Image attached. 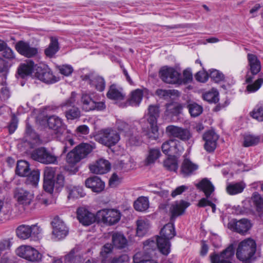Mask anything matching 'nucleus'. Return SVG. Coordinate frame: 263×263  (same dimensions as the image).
Returning a JSON list of instances; mask_svg holds the SVG:
<instances>
[{"label":"nucleus","mask_w":263,"mask_h":263,"mask_svg":"<svg viewBox=\"0 0 263 263\" xmlns=\"http://www.w3.org/2000/svg\"><path fill=\"white\" fill-rule=\"evenodd\" d=\"M57 167L46 166L44 171V189L49 193H52L55 189L59 191L64 185V177L62 174L55 176Z\"/></svg>","instance_id":"f257e3e1"},{"label":"nucleus","mask_w":263,"mask_h":263,"mask_svg":"<svg viewBox=\"0 0 263 263\" xmlns=\"http://www.w3.org/2000/svg\"><path fill=\"white\" fill-rule=\"evenodd\" d=\"M175 235V227L172 223L166 224L161 230L160 236H157V245L158 249L163 254L167 255L170 253V241Z\"/></svg>","instance_id":"f03ea898"},{"label":"nucleus","mask_w":263,"mask_h":263,"mask_svg":"<svg viewBox=\"0 0 263 263\" xmlns=\"http://www.w3.org/2000/svg\"><path fill=\"white\" fill-rule=\"evenodd\" d=\"M256 250L255 241L252 239H247L239 244L236 255L237 258L243 263H251Z\"/></svg>","instance_id":"7ed1b4c3"},{"label":"nucleus","mask_w":263,"mask_h":263,"mask_svg":"<svg viewBox=\"0 0 263 263\" xmlns=\"http://www.w3.org/2000/svg\"><path fill=\"white\" fill-rule=\"evenodd\" d=\"M116 128L128 137L130 144L136 145L139 144L140 139L137 129L133 127L132 124L128 123L122 119H117L116 122Z\"/></svg>","instance_id":"20e7f679"},{"label":"nucleus","mask_w":263,"mask_h":263,"mask_svg":"<svg viewBox=\"0 0 263 263\" xmlns=\"http://www.w3.org/2000/svg\"><path fill=\"white\" fill-rule=\"evenodd\" d=\"M76 96L77 93L72 92L70 97L60 105L63 110H65V115L67 120L77 119L81 116V111L79 108L74 106Z\"/></svg>","instance_id":"39448f33"},{"label":"nucleus","mask_w":263,"mask_h":263,"mask_svg":"<svg viewBox=\"0 0 263 263\" xmlns=\"http://www.w3.org/2000/svg\"><path fill=\"white\" fill-rule=\"evenodd\" d=\"M98 141L108 147L115 145L120 140L119 133L112 128H106L100 131L97 137Z\"/></svg>","instance_id":"423d86ee"},{"label":"nucleus","mask_w":263,"mask_h":263,"mask_svg":"<svg viewBox=\"0 0 263 263\" xmlns=\"http://www.w3.org/2000/svg\"><path fill=\"white\" fill-rule=\"evenodd\" d=\"M31 157L34 160L45 164H56L58 162L57 157L44 147L32 151Z\"/></svg>","instance_id":"0eeeda50"},{"label":"nucleus","mask_w":263,"mask_h":263,"mask_svg":"<svg viewBox=\"0 0 263 263\" xmlns=\"http://www.w3.org/2000/svg\"><path fill=\"white\" fill-rule=\"evenodd\" d=\"M80 102L82 108L85 111L94 110H102L105 108L104 102L96 101L91 94L86 92L82 93Z\"/></svg>","instance_id":"6e6552de"},{"label":"nucleus","mask_w":263,"mask_h":263,"mask_svg":"<svg viewBox=\"0 0 263 263\" xmlns=\"http://www.w3.org/2000/svg\"><path fill=\"white\" fill-rule=\"evenodd\" d=\"M97 215L104 223L108 226L117 223L121 219L120 212L115 209H104L100 210L97 212Z\"/></svg>","instance_id":"1a4fd4ad"},{"label":"nucleus","mask_w":263,"mask_h":263,"mask_svg":"<svg viewBox=\"0 0 263 263\" xmlns=\"http://www.w3.org/2000/svg\"><path fill=\"white\" fill-rule=\"evenodd\" d=\"M16 254L28 261H39L41 260L42 255L34 248L29 246H21L16 250Z\"/></svg>","instance_id":"9d476101"},{"label":"nucleus","mask_w":263,"mask_h":263,"mask_svg":"<svg viewBox=\"0 0 263 263\" xmlns=\"http://www.w3.org/2000/svg\"><path fill=\"white\" fill-rule=\"evenodd\" d=\"M234 247L231 244L220 254H211V263H232L231 259L234 255Z\"/></svg>","instance_id":"9b49d317"},{"label":"nucleus","mask_w":263,"mask_h":263,"mask_svg":"<svg viewBox=\"0 0 263 263\" xmlns=\"http://www.w3.org/2000/svg\"><path fill=\"white\" fill-rule=\"evenodd\" d=\"M161 79L165 83L176 84L180 82V73L172 67L165 66L160 70Z\"/></svg>","instance_id":"f8f14e48"},{"label":"nucleus","mask_w":263,"mask_h":263,"mask_svg":"<svg viewBox=\"0 0 263 263\" xmlns=\"http://www.w3.org/2000/svg\"><path fill=\"white\" fill-rule=\"evenodd\" d=\"M166 131L172 136L177 138L183 141L190 140L192 136L190 130L175 125H169L166 128Z\"/></svg>","instance_id":"ddd939ff"},{"label":"nucleus","mask_w":263,"mask_h":263,"mask_svg":"<svg viewBox=\"0 0 263 263\" xmlns=\"http://www.w3.org/2000/svg\"><path fill=\"white\" fill-rule=\"evenodd\" d=\"M77 216L79 222L84 226H89L96 221L95 214L86 206H81L77 209Z\"/></svg>","instance_id":"4468645a"},{"label":"nucleus","mask_w":263,"mask_h":263,"mask_svg":"<svg viewBox=\"0 0 263 263\" xmlns=\"http://www.w3.org/2000/svg\"><path fill=\"white\" fill-rule=\"evenodd\" d=\"M52 234L58 240L65 238L68 233V230L62 220L59 217L54 218L51 222Z\"/></svg>","instance_id":"2eb2a0df"},{"label":"nucleus","mask_w":263,"mask_h":263,"mask_svg":"<svg viewBox=\"0 0 263 263\" xmlns=\"http://www.w3.org/2000/svg\"><path fill=\"white\" fill-rule=\"evenodd\" d=\"M81 78L83 81L86 82L98 91H102L104 90L105 87V82L102 77L94 73H89L81 76Z\"/></svg>","instance_id":"dca6fc26"},{"label":"nucleus","mask_w":263,"mask_h":263,"mask_svg":"<svg viewBox=\"0 0 263 263\" xmlns=\"http://www.w3.org/2000/svg\"><path fill=\"white\" fill-rule=\"evenodd\" d=\"M14 197L18 203L23 206L30 205L34 199V194L32 193L21 187L15 189Z\"/></svg>","instance_id":"f3484780"},{"label":"nucleus","mask_w":263,"mask_h":263,"mask_svg":"<svg viewBox=\"0 0 263 263\" xmlns=\"http://www.w3.org/2000/svg\"><path fill=\"white\" fill-rule=\"evenodd\" d=\"M160 110L156 105H149L148 108L147 120L150 125L152 132L154 134L158 133L157 120L159 117Z\"/></svg>","instance_id":"a211bd4d"},{"label":"nucleus","mask_w":263,"mask_h":263,"mask_svg":"<svg viewBox=\"0 0 263 263\" xmlns=\"http://www.w3.org/2000/svg\"><path fill=\"white\" fill-rule=\"evenodd\" d=\"M228 227L230 230L238 233L245 234L250 230L251 224L247 219H241L239 220L233 219L228 223Z\"/></svg>","instance_id":"6ab92c4d"},{"label":"nucleus","mask_w":263,"mask_h":263,"mask_svg":"<svg viewBox=\"0 0 263 263\" xmlns=\"http://www.w3.org/2000/svg\"><path fill=\"white\" fill-rule=\"evenodd\" d=\"M39 228L35 226H31L22 224L16 229V236L21 239H27L32 236H35L38 233Z\"/></svg>","instance_id":"aec40b11"},{"label":"nucleus","mask_w":263,"mask_h":263,"mask_svg":"<svg viewBox=\"0 0 263 263\" xmlns=\"http://www.w3.org/2000/svg\"><path fill=\"white\" fill-rule=\"evenodd\" d=\"M47 124L50 128L54 130L58 137L66 132V127L62 120L57 116H49L47 119Z\"/></svg>","instance_id":"412c9836"},{"label":"nucleus","mask_w":263,"mask_h":263,"mask_svg":"<svg viewBox=\"0 0 263 263\" xmlns=\"http://www.w3.org/2000/svg\"><path fill=\"white\" fill-rule=\"evenodd\" d=\"M190 205L189 202L182 200L172 203L169 209L171 220L183 215Z\"/></svg>","instance_id":"4be33fe9"},{"label":"nucleus","mask_w":263,"mask_h":263,"mask_svg":"<svg viewBox=\"0 0 263 263\" xmlns=\"http://www.w3.org/2000/svg\"><path fill=\"white\" fill-rule=\"evenodd\" d=\"M35 77L45 83H53L57 81L56 77L48 66H44L43 68L38 67L35 73Z\"/></svg>","instance_id":"5701e85b"},{"label":"nucleus","mask_w":263,"mask_h":263,"mask_svg":"<svg viewBox=\"0 0 263 263\" xmlns=\"http://www.w3.org/2000/svg\"><path fill=\"white\" fill-rule=\"evenodd\" d=\"M203 139L205 141L204 149L208 152H213L217 146L218 136L213 130H209L203 135Z\"/></svg>","instance_id":"b1692460"},{"label":"nucleus","mask_w":263,"mask_h":263,"mask_svg":"<svg viewBox=\"0 0 263 263\" xmlns=\"http://www.w3.org/2000/svg\"><path fill=\"white\" fill-rule=\"evenodd\" d=\"M90 172L96 174H104L108 172L110 169V164L108 161L100 159L95 163L89 165Z\"/></svg>","instance_id":"393cba45"},{"label":"nucleus","mask_w":263,"mask_h":263,"mask_svg":"<svg viewBox=\"0 0 263 263\" xmlns=\"http://www.w3.org/2000/svg\"><path fill=\"white\" fill-rule=\"evenodd\" d=\"M15 48L19 53L27 58L34 57L37 53V48L31 47L28 43L23 41L17 43Z\"/></svg>","instance_id":"a878e982"},{"label":"nucleus","mask_w":263,"mask_h":263,"mask_svg":"<svg viewBox=\"0 0 263 263\" xmlns=\"http://www.w3.org/2000/svg\"><path fill=\"white\" fill-rule=\"evenodd\" d=\"M85 185L96 193L102 192L105 187L104 182L97 176L87 178L85 181Z\"/></svg>","instance_id":"bb28decb"},{"label":"nucleus","mask_w":263,"mask_h":263,"mask_svg":"<svg viewBox=\"0 0 263 263\" xmlns=\"http://www.w3.org/2000/svg\"><path fill=\"white\" fill-rule=\"evenodd\" d=\"M249 70L252 75H256L261 70V63L257 56L254 54H247Z\"/></svg>","instance_id":"cd10ccee"},{"label":"nucleus","mask_w":263,"mask_h":263,"mask_svg":"<svg viewBox=\"0 0 263 263\" xmlns=\"http://www.w3.org/2000/svg\"><path fill=\"white\" fill-rule=\"evenodd\" d=\"M198 168V165L188 159H185L181 165V173L184 177L191 176L194 174Z\"/></svg>","instance_id":"c85d7f7f"},{"label":"nucleus","mask_w":263,"mask_h":263,"mask_svg":"<svg viewBox=\"0 0 263 263\" xmlns=\"http://www.w3.org/2000/svg\"><path fill=\"white\" fill-rule=\"evenodd\" d=\"M60 49L58 39L54 36L50 37V43L48 47L44 50V53L46 57L52 58L54 57L55 54Z\"/></svg>","instance_id":"c756f323"},{"label":"nucleus","mask_w":263,"mask_h":263,"mask_svg":"<svg viewBox=\"0 0 263 263\" xmlns=\"http://www.w3.org/2000/svg\"><path fill=\"white\" fill-rule=\"evenodd\" d=\"M107 97L111 100L121 101L124 99L125 94L123 89L115 85H111L107 93Z\"/></svg>","instance_id":"7c9ffc66"},{"label":"nucleus","mask_w":263,"mask_h":263,"mask_svg":"<svg viewBox=\"0 0 263 263\" xmlns=\"http://www.w3.org/2000/svg\"><path fill=\"white\" fill-rule=\"evenodd\" d=\"M196 187L202 190L207 198H209L212 193L214 191L215 188L211 182L207 178L203 179L198 183L196 184Z\"/></svg>","instance_id":"2f4dec72"},{"label":"nucleus","mask_w":263,"mask_h":263,"mask_svg":"<svg viewBox=\"0 0 263 263\" xmlns=\"http://www.w3.org/2000/svg\"><path fill=\"white\" fill-rule=\"evenodd\" d=\"M34 66V63L31 60H28L25 63L22 64L18 69V73L22 78L31 74Z\"/></svg>","instance_id":"473e14b6"},{"label":"nucleus","mask_w":263,"mask_h":263,"mask_svg":"<svg viewBox=\"0 0 263 263\" xmlns=\"http://www.w3.org/2000/svg\"><path fill=\"white\" fill-rule=\"evenodd\" d=\"M137 235L143 237L148 232L150 228V223L146 219L140 218L137 220Z\"/></svg>","instance_id":"72a5a7b5"},{"label":"nucleus","mask_w":263,"mask_h":263,"mask_svg":"<svg viewBox=\"0 0 263 263\" xmlns=\"http://www.w3.org/2000/svg\"><path fill=\"white\" fill-rule=\"evenodd\" d=\"M161 155V154L159 148H148L144 160L145 164L146 165H148L154 163L160 157Z\"/></svg>","instance_id":"f704fd0d"},{"label":"nucleus","mask_w":263,"mask_h":263,"mask_svg":"<svg viewBox=\"0 0 263 263\" xmlns=\"http://www.w3.org/2000/svg\"><path fill=\"white\" fill-rule=\"evenodd\" d=\"M95 148V144L83 143L77 146L74 149L79 156L82 159L85 158Z\"/></svg>","instance_id":"c9c22d12"},{"label":"nucleus","mask_w":263,"mask_h":263,"mask_svg":"<svg viewBox=\"0 0 263 263\" xmlns=\"http://www.w3.org/2000/svg\"><path fill=\"white\" fill-rule=\"evenodd\" d=\"M112 242L115 247L118 249L125 248L127 243V239L124 235L119 232L112 234Z\"/></svg>","instance_id":"e433bc0d"},{"label":"nucleus","mask_w":263,"mask_h":263,"mask_svg":"<svg viewBox=\"0 0 263 263\" xmlns=\"http://www.w3.org/2000/svg\"><path fill=\"white\" fill-rule=\"evenodd\" d=\"M30 171L29 164L26 161L19 160L17 161L15 173L21 177H25Z\"/></svg>","instance_id":"4c0bfd02"},{"label":"nucleus","mask_w":263,"mask_h":263,"mask_svg":"<svg viewBox=\"0 0 263 263\" xmlns=\"http://www.w3.org/2000/svg\"><path fill=\"white\" fill-rule=\"evenodd\" d=\"M245 187L246 184L243 182H237L229 184L226 190L229 195H234L242 192Z\"/></svg>","instance_id":"58836bf2"},{"label":"nucleus","mask_w":263,"mask_h":263,"mask_svg":"<svg viewBox=\"0 0 263 263\" xmlns=\"http://www.w3.org/2000/svg\"><path fill=\"white\" fill-rule=\"evenodd\" d=\"M149 203L148 198L140 197L135 202L134 206L135 209L139 212H144L148 209Z\"/></svg>","instance_id":"ea45409f"},{"label":"nucleus","mask_w":263,"mask_h":263,"mask_svg":"<svg viewBox=\"0 0 263 263\" xmlns=\"http://www.w3.org/2000/svg\"><path fill=\"white\" fill-rule=\"evenodd\" d=\"M143 96V91L141 89H137L132 91L128 101L129 104L132 106H138L142 101Z\"/></svg>","instance_id":"a19ab883"},{"label":"nucleus","mask_w":263,"mask_h":263,"mask_svg":"<svg viewBox=\"0 0 263 263\" xmlns=\"http://www.w3.org/2000/svg\"><path fill=\"white\" fill-rule=\"evenodd\" d=\"M40 176V173L38 170L30 171L29 174L26 176L27 177L26 180V184L36 186L38 184Z\"/></svg>","instance_id":"79ce46f5"},{"label":"nucleus","mask_w":263,"mask_h":263,"mask_svg":"<svg viewBox=\"0 0 263 263\" xmlns=\"http://www.w3.org/2000/svg\"><path fill=\"white\" fill-rule=\"evenodd\" d=\"M250 115L258 121H263V104H257L253 110L250 112Z\"/></svg>","instance_id":"37998d69"},{"label":"nucleus","mask_w":263,"mask_h":263,"mask_svg":"<svg viewBox=\"0 0 263 263\" xmlns=\"http://www.w3.org/2000/svg\"><path fill=\"white\" fill-rule=\"evenodd\" d=\"M164 167L170 171H176L178 167L177 158L170 156L163 161Z\"/></svg>","instance_id":"c03bdc74"},{"label":"nucleus","mask_w":263,"mask_h":263,"mask_svg":"<svg viewBox=\"0 0 263 263\" xmlns=\"http://www.w3.org/2000/svg\"><path fill=\"white\" fill-rule=\"evenodd\" d=\"M166 108L165 114L167 116H176L180 112L182 109V107L179 104L174 103L167 104Z\"/></svg>","instance_id":"a18cd8bd"},{"label":"nucleus","mask_w":263,"mask_h":263,"mask_svg":"<svg viewBox=\"0 0 263 263\" xmlns=\"http://www.w3.org/2000/svg\"><path fill=\"white\" fill-rule=\"evenodd\" d=\"M203 98L208 102L216 103L219 100L218 92L216 90L212 89L211 90L204 93L203 95Z\"/></svg>","instance_id":"49530a36"},{"label":"nucleus","mask_w":263,"mask_h":263,"mask_svg":"<svg viewBox=\"0 0 263 263\" xmlns=\"http://www.w3.org/2000/svg\"><path fill=\"white\" fill-rule=\"evenodd\" d=\"M173 142L175 144L172 146L171 156L177 158V157L179 156L183 153L184 148L179 141L173 140Z\"/></svg>","instance_id":"de8ad7c7"},{"label":"nucleus","mask_w":263,"mask_h":263,"mask_svg":"<svg viewBox=\"0 0 263 263\" xmlns=\"http://www.w3.org/2000/svg\"><path fill=\"white\" fill-rule=\"evenodd\" d=\"M252 200L258 212H263V198L257 192L253 194Z\"/></svg>","instance_id":"09e8293b"},{"label":"nucleus","mask_w":263,"mask_h":263,"mask_svg":"<svg viewBox=\"0 0 263 263\" xmlns=\"http://www.w3.org/2000/svg\"><path fill=\"white\" fill-rule=\"evenodd\" d=\"M260 138L258 136L247 135L244 138L243 145L245 147L253 146L259 142Z\"/></svg>","instance_id":"8fccbe9b"},{"label":"nucleus","mask_w":263,"mask_h":263,"mask_svg":"<svg viewBox=\"0 0 263 263\" xmlns=\"http://www.w3.org/2000/svg\"><path fill=\"white\" fill-rule=\"evenodd\" d=\"M149 190L159 195L160 197L165 198L168 195V192L165 190H162L161 187L156 184H151L148 186Z\"/></svg>","instance_id":"3c124183"},{"label":"nucleus","mask_w":263,"mask_h":263,"mask_svg":"<svg viewBox=\"0 0 263 263\" xmlns=\"http://www.w3.org/2000/svg\"><path fill=\"white\" fill-rule=\"evenodd\" d=\"M263 84V78L257 79L253 83L248 84L247 86V91L252 93L257 91Z\"/></svg>","instance_id":"603ef678"},{"label":"nucleus","mask_w":263,"mask_h":263,"mask_svg":"<svg viewBox=\"0 0 263 263\" xmlns=\"http://www.w3.org/2000/svg\"><path fill=\"white\" fill-rule=\"evenodd\" d=\"M81 160V158L74 149L68 153L67 155L66 161L67 163L70 164H75Z\"/></svg>","instance_id":"864d4df0"},{"label":"nucleus","mask_w":263,"mask_h":263,"mask_svg":"<svg viewBox=\"0 0 263 263\" xmlns=\"http://www.w3.org/2000/svg\"><path fill=\"white\" fill-rule=\"evenodd\" d=\"M188 108L191 115L196 117L200 115L202 112V107L196 103L190 104Z\"/></svg>","instance_id":"5fc2aeb1"},{"label":"nucleus","mask_w":263,"mask_h":263,"mask_svg":"<svg viewBox=\"0 0 263 263\" xmlns=\"http://www.w3.org/2000/svg\"><path fill=\"white\" fill-rule=\"evenodd\" d=\"M156 93L160 98L165 100H168L171 98L172 96L174 95L176 93V91L175 90H165L159 89L156 91Z\"/></svg>","instance_id":"6e6d98bb"},{"label":"nucleus","mask_w":263,"mask_h":263,"mask_svg":"<svg viewBox=\"0 0 263 263\" xmlns=\"http://www.w3.org/2000/svg\"><path fill=\"white\" fill-rule=\"evenodd\" d=\"M134 159L129 157L128 160H122L119 163V167L125 171H127L132 169L134 166Z\"/></svg>","instance_id":"4d7b16f0"},{"label":"nucleus","mask_w":263,"mask_h":263,"mask_svg":"<svg viewBox=\"0 0 263 263\" xmlns=\"http://www.w3.org/2000/svg\"><path fill=\"white\" fill-rule=\"evenodd\" d=\"M156 240L155 241L154 240L149 239L143 242V248L145 251H147V253L149 254L151 251H154L158 248L157 238Z\"/></svg>","instance_id":"13d9d810"},{"label":"nucleus","mask_w":263,"mask_h":263,"mask_svg":"<svg viewBox=\"0 0 263 263\" xmlns=\"http://www.w3.org/2000/svg\"><path fill=\"white\" fill-rule=\"evenodd\" d=\"M147 255H145L143 252L137 253L133 257L134 263H145L146 261L151 260Z\"/></svg>","instance_id":"bf43d9fd"},{"label":"nucleus","mask_w":263,"mask_h":263,"mask_svg":"<svg viewBox=\"0 0 263 263\" xmlns=\"http://www.w3.org/2000/svg\"><path fill=\"white\" fill-rule=\"evenodd\" d=\"M210 76L215 82L221 81L224 79L223 74L216 69H212L211 70Z\"/></svg>","instance_id":"052dcab7"},{"label":"nucleus","mask_w":263,"mask_h":263,"mask_svg":"<svg viewBox=\"0 0 263 263\" xmlns=\"http://www.w3.org/2000/svg\"><path fill=\"white\" fill-rule=\"evenodd\" d=\"M175 143L173 142V140L165 141L161 146L162 152L166 155L171 156L172 146L175 145Z\"/></svg>","instance_id":"680f3d73"},{"label":"nucleus","mask_w":263,"mask_h":263,"mask_svg":"<svg viewBox=\"0 0 263 263\" xmlns=\"http://www.w3.org/2000/svg\"><path fill=\"white\" fill-rule=\"evenodd\" d=\"M59 70L61 74L65 76H70L73 71L72 67L68 64L59 66Z\"/></svg>","instance_id":"e2e57ef3"},{"label":"nucleus","mask_w":263,"mask_h":263,"mask_svg":"<svg viewBox=\"0 0 263 263\" xmlns=\"http://www.w3.org/2000/svg\"><path fill=\"white\" fill-rule=\"evenodd\" d=\"M2 51H3V56L6 59H13L15 57L14 53L13 50L7 46L6 43H5V46Z\"/></svg>","instance_id":"0e129e2a"},{"label":"nucleus","mask_w":263,"mask_h":263,"mask_svg":"<svg viewBox=\"0 0 263 263\" xmlns=\"http://www.w3.org/2000/svg\"><path fill=\"white\" fill-rule=\"evenodd\" d=\"M74 250H72L65 257V263H79V258L74 255Z\"/></svg>","instance_id":"69168bd1"},{"label":"nucleus","mask_w":263,"mask_h":263,"mask_svg":"<svg viewBox=\"0 0 263 263\" xmlns=\"http://www.w3.org/2000/svg\"><path fill=\"white\" fill-rule=\"evenodd\" d=\"M77 134L79 136L81 135H86L89 134V128L86 125H81L79 126L76 129Z\"/></svg>","instance_id":"338daca9"},{"label":"nucleus","mask_w":263,"mask_h":263,"mask_svg":"<svg viewBox=\"0 0 263 263\" xmlns=\"http://www.w3.org/2000/svg\"><path fill=\"white\" fill-rule=\"evenodd\" d=\"M196 79L200 82H205L208 79V74L203 71H199L197 73L195 76Z\"/></svg>","instance_id":"774afa93"}]
</instances>
